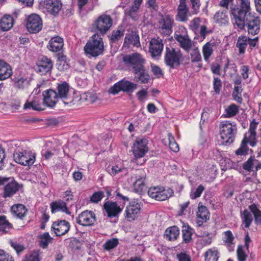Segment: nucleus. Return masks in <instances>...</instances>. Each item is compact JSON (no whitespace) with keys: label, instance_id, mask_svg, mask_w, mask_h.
<instances>
[{"label":"nucleus","instance_id":"nucleus-1","mask_svg":"<svg viewBox=\"0 0 261 261\" xmlns=\"http://www.w3.org/2000/svg\"><path fill=\"white\" fill-rule=\"evenodd\" d=\"M250 11V0H241L239 6H235L231 8L233 24L239 30H243L244 28L245 18L249 15H252Z\"/></svg>","mask_w":261,"mask_h":261},{"label":"nucleus","instance_id":"nucleus-2","mask_svg":"<svg viewBox=\"0 0 261 261\" xmlns=\"http://www.w3.org/2000/svg\"><path fill=\"white\" fill-rule=\"evenodd\" d=\"M220 135L223 143H232L234 140L237 126L234 122L225 120L222 121L219 126Z\"/></svg>","mask_w":261,"mask_h":261},{"label":"nucleus","instance_id":"nucleus-3","mask_svg":"<svg viewBox=\"0 0 261 261\" xmlns=\"http://www.w3.org/2000/svg\"><path fill=\"white\" fill-rule=\"evenodd\" d=\"M102 39L97 34H94L91 40L84 47L85 53L93 57H97L103 51Z\"/></svg>","mask_w":261,"mask_h":261},{"label":"nucleus","instance_id":"nucleus-4","mask_svg":"<svg viewBox=\"0 0 261 261\" xmlns=\"http://www.w3.org/2000/svg\"><path fill=\"white\" fill-rule=\"evenodd\" d=\"M15 162L23 166H30L36 160V153L31 150H16L13 153Z\"/></svg>","mask_w":261,"mask_h":261},{"label":"nucleus","instance_id":"nucleus-5","mask_svg":"<svg viewBox=\"0 0 261 261\" xmlns=\"http://www.w3.org/2000/svg\"><path fill=\"white\" fill-rule=\"evenodd\" d=\"M182 58L181 51L178 49L167 47L165 55V64L171 68H175L180 65Z\"/></svg>","mask_w":261,"mask_h":261},{"label":"nucleus","instance_id":"nucleus-6","mask_svg":"<svg viewBox=\"0 0 261 261\" xmlns=\"http://www.w3.org/2000/svg\"><path fill=\"white\" fill-rule=\"evenodd\" d=\"M123 61L125 65L133 71L142 67L145 63V60L139 53H135L127 55L123 57Z\"/></svg>","mask_w":261,"mask_h":261},{"label":"nucleus","instance_id":"nucleus-7","mask_svg":"<svg viewBox=\"0 0 261 261\" xmlns=\"http://www.w3.org/2000/svg\"><path fill=\"white\" fill-rule=\"evenodd\" d=\"M112 22V19L110 15L103 14L95 20L93 28L101 34L105 35L111 28Z\"/></svg>","mask_w":261,"mask_h":261},{"label":"nucleus","instance_id":"nucleus-8","mask_svg":"<svg viewBox=\"0 0 261 261\" xmlns=\"http://www.w3.org/2000/svg\"><path fill=\"white\" fill-rule=\"evenodd\" d=\"M173 191L170 189L165 190L162 187H151L148 191V195L152 198L158 201H163L172 196Z\"/></svg>","mask_w":261,"mask_h":261},{"label":"nucleus","instance_id":"nucleus-9","mask_svg":"<svg viewBox=\"0 0 261 261\" xmlns=\"http://www.w3.org/2000/svg\"><path fill=\"white\" fill-rule=\"evenodd\" d=\"M141 203L137 200L129 202L125 210V218L128 221H133L139 216L141 209Z\"/></svg>","mask_w":261,"mask_h":261},{"label":"nucleus","instance_id":"nucleus-10","mask_svg":"<svg viewBox=\"0 0 261 261\" xmlns=\"http://www.w3.org/2000/svg\"><path fill=\"white\" fill-rule=\"evenodd\" d=\"M173 19L170 15H165L160 19L157 27L159 32L164 36H169L172 32Z\"/></svg>","mask_w":261,"mask_h":261},{"label":"nucleus","instance_id":"nucleus-11","mask_svg":"<svg viewBox=\"0 0 261 261\" xmlns=\"http://www.w3.org/2000/svg\"><path fill=\"white\" fill-rule=\"evenodd\" d=\"M27 28L31 33L39 32L42 28V22L41 18L37 14L30 15L27 22Z\"/></svg>","mask_w":261,"mask_h":261},{"label":"nucleus","instance_id":"nucleus-12","mask_svg":"<svg viewBox=\"0 0 261 261\" xmlns=\"http://www.w3.org/2000/svg\"><path fill=\"white\" fill-rule=\"evenodd\" d=\"M123 205L121 207L116 202L112 201H108L103 204V210L107 214V216L110 218L116 217L122 212Z\"/></svg>","mask_w":261,"mask_h":261},{"label":"nucleus","instance_id":"nucleus-13","mask_svg":"<svg viewBox=\"0 0 261 261\" xmlns=\"http://www.w3.org/2000/svg\"><path fill=\"white\" fill-rule=\"evenodd\" d=\"M181 31L183 34L179 32L175 33L174 34V38L179 43L180 46L182 48L186 51H189L192 47V42L187 34L186 29L185 28H181Z\"/></svg>","mask_w":261,"mask_h":261},{"label":"nucleus","instance_id":"nucleus-14","mask_svg":"<svg viewBox=\"0 0 261 261\" xmlns=\"http://www.w3.org/2000/svg\"><path fill=\"white\" fill-rule=\"evenodd\" d=\"M245 24L246 23L249 34L253 35L258 34L260 30V22L258 17L253 14L249 15L245 19Z\"/></svg>","mask_w":261,"mask_h":261},{"label":"nucleus","instance_id":"nucleus-15","mask_svg":"<svg viewBox=\"0 0 261 261\" xmlns=\"http://www.w3.org/2000/svg\"><path fill=\"white\" fill-rule=\"evenodd\" d=\"M96 221L95 214L90 211H85L81 213L76 219V222L81 225L87 226L94 224Z\"/></svg>","mask_w":261,"mask_h":261},{"label":"nucleus","instance_id":"nucleus-16","mask_svg":"<svg viewBox=\"0 0 261 261\" xmlns=\"http://www.w3.org/2000/svg\"><path fill=\"white\" fill-rule=\"evenodd\" d=\"M57 94L59 98L65 105L70 103L72 101L69 95V86L66 82L59 84L57 86Z\"/></svg>","mask_w":261,"mask_h":261},{"label":"nucleus","instance_id":"nucleus-17","mask_svg":"<svg viewBox=\"0 0 261 261\" xmlns=\"http://www.w3.org/2000/svg\"><path fill=\"white\" fill-rule=\"evenodd\" d=\"M139 173L135 174L132 178H134L133 185L136 192H142L146 187L145 179L146 175L144 170H140Z\"/></svg>","mask_w":261,"mask_h":261},{"label":"nucleus","instance_id":"nucleus-18","mask_svg":"<svg viewBox=\"0 0 261 261\" xmlns=\"http://www.w3.org/2000/svg\"><path fill=\"white\" fill-rule=\"evenodd\" d=\"M70 228V223L65 220H58L54 222L51 226L52 229L57 236H61L67 233Z\"/></svg>","mask_w":261,"mask_h":261},{"label":"nucleus","instance_id":"nucleus-19","mask_svg":"<svg viewBox=\"0 0 261 261\" xmlns=\"http://www.w3.org/2000/svg\"><path fill=\"white\" fill-rule=\"evenodd\" d=\"M148 150L147 141L144 139L136 140L133 147V152L136 158H142Z\"/></svg>","mask_w":261,"mask_h":261},{"label":"nucleus","instance_id":"nucleus-20","mask_svg":"<svg viewBox=\"0 0 261 261\" xmlns=\"http://www.w3.org/2000/svg\"><path fill=\"white\" fill-rule=\"evenodd\" d=\"M43 96L44 105L50 108L54 107L60 99L57 92L52 89L45 91L43 93Z\"/></svg>","mask_w":261,"mask_h":261},{"label":"nucleus","instance_id":"nucleus-21","mask_svg":"<svg viewBox=\"0 0 261 261\" xmlns=\"http://www.w3.org/2000/svg\"><path fill=\"white\" fill-rule=\"evenodd\" d=\"M21 188V185L13 179L7 183L4 187L3 197L10 198L14 195Z\"/></svg>","mask_w":261,"mask_h":261},{"label":"nucleus","instance_id":"nucleus-22","mask_svg":"<svg viewBox=\"0 0 261 261\" xmlns=\"http://www.w3.org/2000/svg\"><path fill=\"white\" fill-rule=\"evenodd\" d=\"M164 47L162 40L158 37L152 39L149 43V52L152 57H159L161 55Z\"/></svg>","mask_w":261,"mask_h":261},{"label":"nucleus","instance_id":"nucleus-23","mask_svg":"<svg viewBox=\"0 0 261 261\" xmlns=\"http://www.w3.org/2000/svg\"><path fill=\"white\" fill-rule=\"evenodd\" d=\"M176 19L181 22L188 20L189 8L187 5L186 0H179L177 8Z\"/></svg>","mask_w":261,"mask_h":261},{"label":"nucleus","instance_id":"nucleus-24","mask_svg":"<svg viewBox=\"0 0 261 261\" xmlns=\"http://www.w3.org/2000/svg\"><path fill=\"white\" fill-rule=\"evenodd\" d=\"M52 67L51 61L46 57H43L37 63L35 70L41 75H44L48 72Z\"/></svg>","mask_w":261,"mask_h":261},{"label":"nucleus","instance_id":"nucleus-25","mask_svg":"<svg viewBox=\"0 0 261 261\" xmlns=\"http://www.w3.org/2000/svg\"><path fill=\"white\" fill-rule=\"evenodd\" d=\"M44 3L46 11L54 15H57L62 8L60 0H45Z\"/></svg>","mask_w":261,"mask_h":261},{"label":"nucleus","instance_id":"nucleus-26","mask_svg":"<svg viewBox=\"0 0 261 261\" xmlns=\"http://www.w3.org/2000/svg\"><path fill=\"white\" fill-rule=\"evenodd\" d=\"M139 37L136 32L133 30H127V33L124 39L123 46L129 47L130 45L138 47L140 46Z\"/></svg>","mask_w":261,"mask_h":261},{"label":"nucleus","instance_id":"nucleus-27","mask_svg":"<svg viewBox=\"0 0 261 261\" xmlns=\"http://www.w3.org/2000/svg\"><path fill=\"white\" fill-rule=\"evenodd\" d=\"M196 216L199 226H200L203 223L205 222L210 219V213L208 209L205 206L201 205V203L198 204Z\"/></svg>","mask_w":261,"mask_h":261},{"label":"nucleus","instance_id":"nucleus-28","mask_svg":"<svg viewBox=\"0 0 261 261\" xmlns=\"http://www.w3.org/2000/svg\"><path fill=\"white\" fill-rule=\"evenodd\" d=\"M136 81H140L142 83H147L150 80V76L145 69L144 65L133 71Z\"/></svg>","mask_w":261,"mask_h":261},{"label":"nucleus","instance_id":"nucleus-29","mask_svg":"<svg viewBox=\"0 0 261 261\" xmlns=\"http://www.w3.org/2000/svg\"><path fill=\"white\" fill-rule=\"evenodd\" d=\"M63 39L59 36H56L49 40L47 48L51 51L57 52L63 48Z\"/></svg>","mask_w":261,"mask_h":261},{"label":"nucleus","instance_id":"nucleus-30","mask_svg":"<svg viewBox=\"0 0 261 261\" xmlns=\"http://www.w3.org/2000/svg\"><path fill=\"white\" fill-rule=\"evenodd\" d=\"M50 208L52 213L62 212L67 215L70 214V212L67 207L66 203L62 200H58L50 203Z\"/></svg>","mask_w":261,"mask_h":261},{"label":"nucleus","instance_id":"nucleus-31","mask_svg":"<svg viewBox=\"0 0 261 261\" xmlns=\"http://www.w3.org/2000/svg\"><path fill=\"white\" fill-rule=\"evenodd\" d=\"M227 11H218L214 16V20L219 26H224L228 23V16L227 14Z\"/></svg>","mask_w":261,"mask_h":261},{"label":"nucleus","instance_id":"nucleus-32","mask_svg":"<svg viewBox=\"0 0 261 261\" xmlns=\"http://www.w3.org/2000/svg\"><path fill=\"white\" fill-rule=\"evenodd\" d=\"M12 74L11 66L3 60H0V80L3 81L10 77Z\"/></svg>","mask_w":261,"mask_h":261},{"label":"nucleus","instance_id":"nucleus-33","mask_svg":"<svg viewBox=\"0 0 261 261\" xmlns=\"http://www.w3.org/2000/svg\"><path fill=\"white\" fill-rule=\"evenodd\" d=\"M179 234V229L176 226H173L167 228L164 233V237L166 240L170 241H175Z\"/></svg>","mask_w":261,"mask_h":261},{"label":"nucleus","instance_id":"nucleus-34","mask_svg":"<svg viewBox=\"0 0 261 261\" xmlns=\"http://www.w3.org/2000/svg\"><path fill=\"white\" fill-rule=\"evenodd\" d=\"M216 47V43L211 42H208L203 46L202 51L205 61L207 62L209 61Z\"/></svg>","mask_w":261,"mask_h":261},{"label":"nucleus","instance_id":"nucleus-35","mask_svg":"<svg viewBox=\"0 0 261 261\" xmlns=\"http://www.w3.org/2000/svg\"><path fill=\"white\" fill-rule=\"evenodd\" d=\"M11 212L14 216L22 219L27 215V209L24 205L17 204L11 207Z\"/></svg>","mask_w":261,"mask_h":261},{"label":"nucleus","instance_id":"nucleus-36","mask_svg":"<svg viewBox=\"0 0 261 261\" xmlns=\"http://www.w3.org/2000/svg\"><path fill=\"white\" fill-rule=\"evenodd\" d=\"M24 109H32L34 110L41 111L44 110L43 105L41 102V98L34 97V99L28 100L23 106Z\"/></svg>","mask_w":261,"mask_h":261},{"label":"nucleus","instance_id":"nucleus-37","mask_svg":"<svg viewBox=\"0 0 261 261\" xmlns=\"http://www.w3.org/2000/svg\"><path fill=\"white\" fill-rule=\"evenodd\" d=\"M13 17L9 15H5L0 21V28L3 31H7L13 27Z\"/></svg>","mask_w":261,"mask_h":261},{"label":"nucleus","instance_id":"nucleus-38","mask_svg":"<svg viewBox=\"0 0 261 261\" xmlns=\"http://www.w3.org/2000/svg\"><path fill=\"white\" fill-rule=\"evenodd\" d=\"M205 261H218L220 257V253L218 250L215 248L208 249L204 253Z\"/></svg>","mask_w":261,"mask_h":261},{"label":"nucleus","instance_id":"nucleus-39","mask_svg":"<svg viewBox=\"0 0 261 261\" xmlns=\"http://www.w3.org/2000/svg\"><path fill=\"white\" fill-rule=\"evenodd\" d=\"M14 87L19 90L27 89L30 85L31 80L24 77H16L13 79Z\"/></svg>","mask_w":261,"mask_h":261},{"label":"nucleus","instance_id":"nucleus-40","mask_svg":"<svg viewBox=\"0 0 261 261\" xmlns=\"http://www.w3.org/2000/svg\"><path fill=\"white\" fill-rule=\"evenodd\" d=\"M249 209H246L241 213V218L246 228L249 227L252 222L253 217Z\"/></svg>","mask_w":261,"mask_h":261},{"label":"nucleus","instance_id":"nucleus-41","mask_svg":"<svg viewBox=\"0 0 261 261\" xmlns=\"http://www.w3.org/2000/svg\"><path fill=\"white\" fill-rule=\"evenodd\" d=\"M248 43V37L245 36H240L237 40L236 46L239 48L240 55L244 54Z\"/></svg>","mask_w":261,"mask_h":261},{"label":"nucleus","instance_id":"nucleus-42","mask_svg":"<svg viewBox=\"0 0 261 261\" xmlns=\"http://www.w3.org/2000/svg\"><path fill=\"white\" fill-rule=\"evenodd\" d=\"M223 241L225 245L230 248L229 250H230V249H233L234 238L231 231L230 230H227L223 232Z\"/></svg>","mask_w":261,"mask_h":261},{"label":"nucleus","instance_id":"nucleus-43","mask_svg":"<svg viewBox=\"0 0 261 261\" xmlns=\"http://www.w3.org/2000/svg\"><path fill=\"white\" fill-rule=\"evenodd\" d=\"M239 112V107L235 104H231L225 109L223 116L224 118H230L236 116Z\"/></svg>","mask_w":261,"mask_h":261},{"label":"nucleus","instance_id":"nucleus-44","mask_svg":"<svg viewBox=\"0 0 261 261\" xmlns=\"http://www.w3.org/2000/svg\"><path fill=\"white\" fill-rule=\"evenodd\" d=\"M122 91L132 93L137 88V85L136 84L124 80L120 81Z\"/></svg>","mask_w":261,"mask_h":261},{"label":"nucleus","instance_id":"nucleus-45","mask_svg":"<svg viewBox=\"0 0 261 261\" xmlns=\"http://www.w3.org/2000/svg\"><path fill=\"white\" fill-rule=\"evenodd\" d=\"M12 224L6 219L5 216L0 217V231L7 233L12 228Z\"/></svg>","mask_w":261,"mask_h":261},{"label":"nucleus","instance_id":"nucleus-46","mask_svg":"<svg viewBox=\"0 0 261 261\" xmlns=\"http://www.w3.org/2000/svg\"><path fill=\"white\" fill-rule=\"evenodd\" d=\"M249 209L254 215L256 224H261V211L258 210L255 204L249 205Z\"/></svg>","mask_w":261,"mask_h":261},{"label":"nucleus","instance_id":"nucleus-47","mask_svg":"<svg viewBox=\"0 0 261 261\" xmlns=\"http://www.w3.org/2000/svg\"><path fill=\"white\" fill-rule=\"evenodd\" d=\"M40 246L43 248H46L48 244L51 243L52 238L47 232L44 233L40 236Z\"/></svg>","mask_w":261,"mask_h":261},{"label":"nucleus","instance_id":"nucleus-48","mask_svg":"<svg viewBox=\"0 0 261 261\" xmlns=\"http://www.w3.org/2000/svg\"><path fill=\"white\" fill-rule=\"evenodd\" d=\"M256 135V133L248 131L245 134L244 139L242 141H245L247 144L249 143L251 146L253 147L256 145V142L255 141Z\"/></svg>","mask_w":261,"mask_h":261},{"label":"nucleus","instance_id":"nucleus-49","mask_svg":"<svg viewBox=\"0 0 261 261\" xmlns=\"http://www.w3.org/2000/svg\"><path fill=\"white\" fill-rule=\"evenodd\" d=\"M57 65L58 69L60 70H67L69 67V64L67 61L66 57L63 55L58 57Z\"/></svg>","mask_w":261,"mask_h":261},{"label":"nucleus","instance_id":"nucleus-50","mask_svg":"<svg viewBox=\"0 0 261 261\" xmlns=\"http://www.w3.org/2000/svg\"><path fill=\"white\" fill-rule=\"evenodd\" d=\"M193 233V229L189 226L185 227L182 230V236L183 242L185 243H189L192 240V234Z\"/></svg>","mask_w":261,"mask_h":261},{"label":"nucleus","instance_id":"nucleus-51","mask_svg":"<svg viewBox=\"0 0 261 261\" xmlns=\"http://www.w3.org/2000/svg\"><path fill=\"white\" fill-rule=\"evenodd\" d=\"M190 56L192 63L199 62L202 61V57L197 47H194L191 49Z\"/></svg>","mask_w":261,"mask_h":261},{"label":"nucleus","instance_id":"nucleus-52","mask_svg":"<svg viewBox=\"0 0 261 261\" xmlns=\"http://www.w3.org/2000/svg\"><path fill=\"white\" fill-rule=\"evenodd\" d=\"M121 172L125 173L127 172V168L123 167L121 163L112 166L111 168V171H110V173L113 175H115Z\"/></svg>","mask_w":261,"mask_h":261},{"label":"nucleus","instance_id":"nucleus-53","mask_svg":"<svg viewBox=\"0 0 261 261\" xmlns=\"http://www.w3.org/2000/svg\"><path fill=\"white\" fill-rule=\"evenodd\" d=\"M9 244L16 251L17 254L22 252L24 249V246L18 242L16 239L10 240L9 241Z\"/></svg>","mask_w":261,"mask_h":261},{"label":"nucleus","instance_id":"nucleus-54","mask_svg":"<svg viewBox=\"0 0 261 261\" xmlns=\"http://www.w3.org/2000/svg\"><path fill=\"white\" fill-rule=\"evenodd\" d=\"M237 255L238 261H246L248 255L244 250V247L242 245L238 246Z\"/></svg>","mask_w":261,"mask_h":261},{"label":"nucleus","instance_id":"nucleus-55","mask_svg":"<svg viewBox=\"0 0 261 261\" xmlns=\"http://www.w3.org/2000/svg\"><path fill=\"white\" fill-rule=\"evenodd\" d=\"M204 189V187L200 185L196 189L192 190L190 193V198L192 199H195L199 197Z\"/></svg>","mask_w":261,"mask_h":261},{"label":"nucleus","instance_id":"nucleus-56","mask_svg":"<svg viewBox=\"0 0 261 261\" xmlns=\"http://www.w3.org/2000/svg\"><path fill=\"white\" fill-rule=\"evenodd\" d=\"M118 245V240L116 238H113L106 242L103 244V248L107 250H110L117 247Z\"/></svg>","mask_w":261,"mask_h":261},{"label":"nucleus","instance_id":"nucleus-57","mask_svg":"<svg viewBox=\"0 0 261 261\" xmlns=\"http://www.w3.org/2000/svg\"><path fill=\"white\" fill-rule=\"evenodd\" d=\"M169 147L173 152H177L179 151V146L175 142V139L171 134H168Z\"/></svg>","mask_w":261,"mask_h":261},{"label":"nucleus","instance_id":"nucleus-58","mask_svg":"<svg viewBox=\"0 0 261 261\" xmlns=\"http://www.w3.org/2000/svg\"><path fill=\"white\" fill-rule=\"evenodd\" d=\"M24 261H40L38 251H34L25 255Z\"/></svg>","mask_w":261,"mask_h":261},{"label":"nucleus","instance_id":"nucleus-59","mask_svg":"<svg viewBox=\"0 0 261 261\" xmlns=\"http://www.w3.org/2000/svg\"><path fill=\"white\" fill-rule=\"evenodd\" d=\"M82 99H84L89 103H92L97 100V97L95 94L92 93H87L83 95Z\"/></svg>","mask_w":261,"mask_h":261},{"label":"nucleus","instance_id":"nucleus-60","mask_svg":"<svg viewBox=\"0 0 261 261\" xmlns=\"http://www.w3.org/2000/svg\"><path fill=\"white\" fill-rule=\"evenodd\" d=\"M247 143L242 141L240 147L236 151V154L238 155H245L247 153Z\"/></svg>","mask_w":261,"mask_h":261},{"label":"nucleus","instance_id":"nucleus-61","mask_svg":"<svg viewBox=\"0 0 261 261\" xmlns=\"http://www.w3.org/2000/svg\"><path fill=\"white\" fill-rule=\"evenodd\" d=\"M176 257L178 261H192L190 255L185 252L177 253Z\"/></svg>","mask_w":261,"mask_h":261},{"label":"nucleus","instance_id":"nucleus-62","mask_svg":"<svg viewBox=\"0 0 261 261\" xmlns=\"http://www.w3.org/2000/svg\"><path fill=\"white\" fill-rule=\"evenodd\" d=\"M190 1L192 10V13L193 14H196L199 10L200 1V0H190Z\"/></svg>","mask_w":261,"mask_h":261},{"label":"nucleus","instance_id":"nucleus-63","mask_svg":"<svg viewBox=\"0 0 261 261\" xmlns=\"http://www.w3.org/2000/svg\"><path fill=\"white\" fill-rule=\"evenodd\" d=\"M254 161H257L252 157L249 158L248 160L244 163L243 166V169L246 171H250L254 164Z\"/></svg>","mask_w":261,"mask_h":261},{"label":"nucleus","instance_id":"nucleus-64","mask_svg":"<svg viewBox=\"0 0 261 261\" xmlns=\"http://www.w3.org/2000/svg\"><path fill=\"white\" fill-rule=\"evenodd\" d=\"M124 30H118L112 32L111 39L113 41H116L120 39L124 35Z\"/></svg>","mask_w":261,"mask_h":261}]
</instances>
